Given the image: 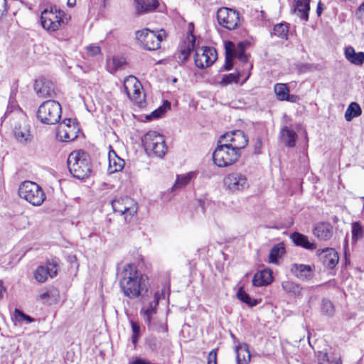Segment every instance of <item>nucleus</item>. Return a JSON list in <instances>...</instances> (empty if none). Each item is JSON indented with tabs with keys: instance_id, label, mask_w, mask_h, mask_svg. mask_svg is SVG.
I'll use <instances>...</instances> for the list:
<instances>
[{
	"instance_id": "obj_30",
	"label": "nucleus",
	"mask_w": 364,
	"mask_h": 364,
	"mask_svg": "<svg viewBox=\"0 0 364 364\" xmlns=\"http://www.w3.org/2000/svg\"><path fill=\"white\" fill-rule=\"evenodd\" d=\"M57 136L63 141H73L77 136L76 127L73 124V128L68 129V128L65 129V125H60L58 129Z\"/></svg>"
},
{
	"instance_id": "obj_21",
	"label": "nucleus",
	"mask_w": 364,
	"mask_h": 364,
	"mask_svg": "<svg viewBox=\"0 0 364 364\" xmlns=\"http://www.w3.org/2000/svg\"><path fill=\"white\" fill-rule=\"evenodd\" d=\"M196 38L193 35L188 37L187 40L181 45L177 58L181 63H184L190 56L191 53L195 48Z\"/></svg>"
},
{
	"instance_id": "obj_43",
	"label": "nucleus",
	"mask_w": 364,
	"mask_h": 364,
	"mask_svg": "<svg viewBox=\"0 0 364 364\" xmlns=\"http://www.w3.org/2000/svg\"><path fill=\"white\" fill-rule=\"evenodd\" d=\"M170 107H171L170 102H168V101H166L164 102V104L163 105V106L159 107L158 109H156V110L152 112L150 115L147 116L146 118L148 119H151L154 118V119L159 118L163 115V114L166 111V109H170Z\"/></svg>"
},
{
	"instance_id": "obj_52",
	"label": "nucleus",
	"mask_w": 364,
	"mask_h": 364,
	"mask_svg": "<svg viewBox=\"0 0 364 364\" xmlns=\"http://www.w3.org/2000/svg\"><path fill=\"white\" fill-rule=\"evenodd\" d=\"M71 119H65L60 125H65V129L68 128V129H70V128H73V125H71Z\"/></svg>"
},
{
	"instance_id": "obj_14",
	"label": "nucleus",
	"mask_w": 364,
	"mask_h": 364,
	"mask_svg": "<svg viewBox=\"0 0 364 364\" xmlns=\"http://www.w3.org/2000/svg\"><path fill=\"white\" fill-rule=\"evenodd\" d=\"M225 142L233 150L240 152L244 149L248 142L245 133L241 130H234L223 134L218 141V143Z\"/></svg>"
},
{
	"instance_id": "obj_38",
	"label": "nucleus",
	"mask_w": 364,
	"mask_h": 364,
	"mask_svg": "<svg viewBox=\"0 0 364 364\" xmlns=\"http://www.w3.org/2000/svg\"><path fill=\"white\" fill-rule=\"evenodd\" d=\"M237 297L243 303H245L250 307L255 306L258 304V301L257 299H252L249 294H247L242 288H240L237 293Z\"/></svg>"
},
{
	"instance_id": "obj_24",
	"label": "nucleus",
	"mask_w": 364,
	"mask_h": 364,
	"mask_svg": "<svg viewBox=\"0 0 364 364\" xmlns=\"http://www.w3.org/2000/svg\"><path fill=\"white\" fill-rule=\"evenodd\" d=\"M109 166L108 172L114 173L122 171L125 165L124 160L119 157L113 150L109 151L108 154Z\"/></svg>"
},
{
	"instance_id": "obj_26",
	"label": "nucleus",
	"mask_w": 364,
	"mask_h": 364,
	"mask_svg": "<svg viewBox=\"0 0 364 364\" xmlns=\"http://www.w3.org/2000/svg\"><path fill=\"white\" fill-rule=\"evenodd\" d=\"M280 139L287 146L294 147L296 145L297 134L287 126L284 127L280 131Z\"/></svg>"
},
{
	"instance_id": "obj_58",
	"label": "nucleus",
	"mask_w": 364,
	"mask_h": 364,
	"mask_svg": "<svg viewBox=\"0 0 364 364\" xmlns=\"http://www.w3.org/2000/svg\"><path fill=\"white\" fill-rule=\"evenodd\" d=\"M5 291V288L3 285V282L0 281V298L3 296V294Z\"/></svg>"
},
{
	"instance_id": "obj_7",
	"label": "nucleus",
	"mask_w": 364,
	"mask_h": 364,
	"mask_svg": "<svg viewBox=\"0 0 364 364\" xmlns=\"http://www.w3.org/2000/svg\"><path fill=\"white\" fill-rule=\"evenodd\" d=\"M240 156V152L233 150L225 142L218 143L213 154V159L219 167H226L235 163Z\"/></svg>"
},
{
	"instance_id": "obj_15",
	"label": "nucleus",
	"mask_w": 364,
	"mask_h": 364,
	"mask_svg": "<svg viewBox=\"0 0 364 364\" xmlns=\"http://www.w3.org/2000/svg\"><path fill=\"white\" fill-rule=\"evenodd\" d=\"M58 271V261L56 259L48 260L45 265L37 267L34 272V278L39 283L45 282L48 277H55Z\"/></svg>"
},
{
	"instance_id": "obj_41",
	"label": "nucleus",
	"mask_w": 364,
	"mask_h": 364,
	"mask_svg": "<svg viewBox=\"0 0 364 364\" xmlns=\"http://www.w3.org/2000/svg\"><path fill=\"white\" fill-rule=\"evenodd\" d=\"M130 324L132 327V342L134 344V346H136L140 336V326L139 322L134 321L133 320L130 321Z\"/></svg>"
},
{
	"instance_id": "obj_34",
	"label": "nucleus",
	"mask_w": 364,
	"mask_h": 364,
	"mask_svg": "<svg viewBox=\"0 0 364 364\" xmlns=\"http://www.w3.org/2000/svg\"><path fill=\"white\" fill-rule=\"evenodd\" d=\"M196 176V173L193 171L183 175H178L175 183L172 186V191H176L185 187Z\"/></svg>"
},
{
	"instance_id": "obj_32",
	"label": "nucleus",
	"mask_w": 364,
	"mask_h": 364,
	"mask_svg": "<svg viewBox=\"0 0 364 364\" xmlns=\"http://www.w3.org/2000/svg\"><path fill=\"white\" fill-rule=\"evenodd\" d=\"M345 56L348 61L356 65H362L364 62V53H355L354 48L351 46L345 49Z\"/></svg>"
},
{
	"instance_id": "obj_31",
	"label": "nucleus",
	"mask_w": 364,
	"mask_h": 364,
	"mask_svg": "<svg viewBox=\"0 0 364 364\" xmlns=\"http://www.w3.org/2000/svg\"><path fill=\"white\" fill-rule=\"evenodd\" d=\"M247 43L245 42H240L235 45L232 41L225 43V53H230L234 58L245 53Z\"/></svg>"
},
{
	"instance_id": "obj_37",
	"label": "nucleus",
	"mask_w": 364,
	"mask_h": 364,
	"mask_svg": "<svg viewBox=\"0 0 364 364\" xmlns=\"http://www.w3.org/2000/svg\"><path fill=\"white\" fill-rule=\"evenodd\" d=\"M285 252L284 247L283 244L279 243L274 245L269 253V261L271 263L276 264L278 262L279 258H280Z\"/></svg>"
},
{
	"instance_id": "obj_11",
	"label": "nucleus",
	"mask_w": 364,
	"mask_h": 364,
	"mask_svg": "<svg viewBox=\"0 0 364 364\" xmlns=\"http://www.w3.org/2000/svg\"><path fill=\"white\" fill-rule=\"evenodd\" d=\"M217 19L221 26L228 30L236 29L240 26L239 13L232 9L220 8L217 11Z\"/></svg>"
},
{
	"instance_id": "obj_40",
	"label": "nucleus",
	"mask_w": 364,
	"mask_h": 364,
	"mask_svg": "<svg viewBox=\"0 0 364 364\" xmlns=\"http://www.w3.org/2000/svg\"><path fill=\"white\" fill-rule=\"evenodd\" d=\"M125 64V60L123 58L114 57L111 60L107 63L108 70L110 73H113L117 70L121 69Z\"/></svg>"
},
{
	"instance_id": "obj_39",
	"label": "nucleus",
	"mask_w": 364,
	"mask_h": 364,
	"mask_svg": "<svg viewBox=\"0 0 364 364\" xmlns=\"http://www.w3.org/2000/svg\"><path fill=\"white\" fill-rule=\"evenodd\" d=\"M288 31L287 24L281 23L274 26L272 35L281 38H287Z\"/></svg>"
},
{
	"instance_id": "obj_53",
	"label": "nucleus",
	"mask_w": 364,
	"mask_h": 364,
	"mask_svg": "<svg viewBox=\"0 0 364 364\" xmlns=\"http://www.w3.org/2000/svg\"><path fill=\"white\" fill-rule=\"evenodd\" d=\"M240 61L247 63L248 61V55L244 53L236 57Z\"/></svg>"
},
{
	"instance_id": "obj_57",
	"label": "nucleus",
	"mask_w": 364,
	"mask_h": 364,
	"mask_svg": "<svg viewBox=\"0 0 364 364\" xmlns=\"http://www.w3.org/2000/svg\"><path fill=\"white\" fill-rule=\"evenodd\" d=\"M329 364H342L341 358H336L333 360H329Z\"/></svg>"
},
{
	"instance_id": "obj_4",
	"label": "nucleus",
	"mask_w": 364,
	"mask_h": 364,
	"mask_svg": "<svg viewBox=\"0 0 364 364\" xmlns=\"http://www.w3.org/2000/svg\"><path fill=\"white\" fill-rule=\"evenodd\" d=\"M145 151L149 155H154L163 158L168 148L165 144L164 136L155 131H149L141 139Z\"/></svg>"
},
{
	"instance_id": "obj_2",
	"label": "nucleus",
	"mask_w": 364,
	"mask_h": 364,
	"mask_svg": "<svg viewBox=\"0 0 364 364\" xmlns=\"http://www.w3.org/2000/svg\"><path fill=\"white\" fill-rule=\"evenodd\" d=\"M70 173L76 178L84 179L90 176L91 162L89 155L83 151H73L68 158Z\"/></svg>"
},
{
	"instance_id": "obj_63",
	"label": "nucleus",
	"mask_w": 364,
	"mask_h": 364,
	"mask_svg": "<svg viewBox=\"0 0 364 364\" xmlns=\"http://www.w3.org/2000/svg\"><path fill=\"white\" fill-rule=\"evenodd\" d=\"M360 11H364V2L358 8Z\"/></svg>"
},
{
	"instance_id": "obj_61",
	"label": "nucleus",
	"mask_w": 364,
	"mask_h": 364,
	"mask_svg": "<svg viewBox=\"0 0 364 364\" xmlns=\"http://www.w3.org/2000/svg\"><path fill=\"white\" fill-rule=\"evenodd\" d=\"M76 0H68V5L69 6H73L75 4Z\"/></svg>"
},
{
	"instance_id": "obj_47",
	"label": "nucleus",
	"mask_w": 364,
	"mask_h": 364,
	"mask_svg": "<svg viewBox=\"0 0 364 364\" xmlns=\"http://www.w3.org/2000/svg\"><path fill=\"white\" fill-rule=\"evenodd\" d=\"M318 364H328L329 359L326 353L318 352L316 355Z\"/></svg>"
},
{
	"instance_id": "obj_5",
	"label": "nucleus",
	"mask_w": 364,
	"mask_h": 364,
	"mask_svg": "<svg viewBox=\"0 0 364 364\" xmlns=\"http://www.w3.org/2000/svg\"><path fill=\"white\" fill-rule=\"evenodd\" d=\"M62 109L55 100H46L38 107L37 118L43 124H55L61 117Z\"/></svg>"
},
{
	"instance_id": "obj_22",
	"label": "nucleus",
	"mask_w": 364,
	"mask_h": 364,
	"mask_svg": "<svg viewBox=\"0 0 364 364\" xmlns=\"http://www.w3.org/2000/svg\"><path fill=\"white\" fill-rule=\"evenodd\" d=\"M273 280L272 272L269 269L257 272L253 277L252 284L255 287H263L269 284Z\"/></svg>"
},
{
	"instance_id": "obj_10",
	"label": "nucleus",
	"mask_w": 364,
	"mask_h": 364,
	"mask_svg": "<svg viewBox=\"0 0 364 364\" xmlns=\"http://www.w3.org/2000/svg\"><path fill=\"white\" fill-rule=\"evenodd\" d=\"M223 186L228 193L237 194L247 190L250 184L245 175L232 172L224 177Z\"/></svg>"
},
{
	"instance_id": "obj_42",
	"label": "nucleus",
	"mask_w": 364,
	"mask_h": 364,
	"mask_svg": "<svg viewBox=\"0 0 364 364\" xmlns=\"http://www.w3.org/2000/svg\"><path fill=\"white\" fill-rule=\"evenodd\" d=\"M240 75L239 73H230L228 75H224L219 82V85L221 86H226L232 82L237 83L239 81Z\"/></svg>"
},
{
	"instance_id": "obj_12",
	"label": "nucleus",
	"mask_w": 364,
	"mask_h": 364,
	"mask_svg": "<svg viewBox=\"0 0 364 364\" xmlns=\"http://www.w3.org/2000/svg\"><path fill=\"white\" fill-rule=\"evenodd\" d=\"M124 88L129 98L141 106L144 101V95L141 92L140 82L133 75H129L124 80Z\"/></svg>"
},
{
	"instance_id": "obj_25",
	"label": "nucleus",
	"mask_w": 364,
	"mask_h": 364,
	"mask_svg": "<svg viewBox=\"0 0 364 364\" xmlns=\"http://www.w3.org/2000/svg\"><path fill=\"white\" fill-rule=\"evenodd\" d=\"M309 0H294V13L305 21L309 19Z\"/></svg>"
},
{
	"instance_id": "obj_64",
	"label": "nucleus",
	"mask_w": 364,
	"mask_h": 364,
	"mask_svg": "<svg viewBox=\"0 0 364 364\" xmlns=\"http://www.w3.org/2000/svg\"><path fill=\"white\" fill-rule=\"evenodd\" d=\"M289 98L293 100L292 102H294V98H296V96H294V95H289Z\"/></svg>"
},
{
	"instance_id": "obj_29",
	"label": "nucleus",
	"mask_w": 364,
	"mask_h": 364,
	"mask_svg": "<svg viewBox=\"0 0 364 364\" xmlns=\"http://www.w3.org/2000/svg\"><path fill=\"white\" fill-rule=\"evenodd\" d=\"M14 132L15 138L20 143H27L31 141L30 130L26 124L16 126Z\"/></svg>"
},
{
	"instance_id": "obj_54",
	"label": "nucleus",
	"mask_w": 364,
	"mask_h": 364,
	"mask_svg": "<svg viewBox=\"0 0 364 364\" xmlns=\"http://www.w3.org/2000/svg\"><path fill=\"white\" fill-rule=\"evenodd\" d=\"M311 65L309 64H307V63H305V64H302L299 66V72H306L307 70H309L310 68H311Z\"/></svg>"
},
{
	"instance_id": "obj_50",
	"label": "nucleus",
	"mask_w": 364,
	"mask_h": 364,
	"mask_svg": "<svg viewBox=\"0 0 364 364\" xmlns=\"http://www.w3.org/2000/svg\"><path fill=\"white\" fill-rule=\"evenodd\" d=\"M87 50L90 55H96L100 53L101 49L97 46H89Z\"/></svg>"
},
{
	"instance_id": "obj_56",
	"label": "nucleus",
	"mask_w": 364,
	"mask_h": 364,
	"mask_svg": "<svg viewBox=\"0 0 364 364\" xmlns=\"http://www.w3.org/2000/svg\"><path fill=\"white\" fill-rule=\"evenodd\" d=\"M323 11V4L321 1L318 3L317 9H316V13L318 16H320L322 14Z\"/></svg>"
},
{
	"instance_id": "obj_33",
	"label": "nucleus",
	"mask_w": 364,
	"mask_h": 364,
	"mask_svg": "<svg viewBox=\"0 0 364 364\" xmlns=\"http://www.w3.org/2000/svg\"><path fill=\"white\" fill-rule=\"evenodd\" d=\"M282 289L287 294H290L295 297H299L302 295L303 288L299 284L291 281H284L282 283Z\"/></svg>"
},
{
	"instance_id": "obj_51",
	"label": "nucleus",
	"mask_w": 364,
	"mask_h": 364,
	"mask_svg": "<svg viewBox=\"0 0 364 364\" xmlns=\"http://www.w3.org/2000/svg\"><path fill=\"white\" fill-rule=\"evenodd\" d=\"M7 14V4L6 0H0V18Z\"/></svg>"
},
{
	"instance_id": "obj_60",
	"label": "nucleus",
	"mask_w": 364,
	"mask_h": 364,
	"mask_svg": "<svg viewBox=\"0 0 364 364\" xmlns=\"http://www.w3.org/2000/svg\"><path fill=\"white\" fill-rule=\"evenodd\" d=\"M40 296L41 299H44L48 298L50 296V295H49V293L47 291V292H45V293L41 294Z\"/></svg>"
},
{
	"instance_id": "obj_55",
	"label": "nucleus",
	"mask_w": 364,
	"mask_h": 364,
	"mask_svg": "<svg viewBox=\"0 0 364 364\" xmlns=\"http://www.w3.org/2000/svg\"><path fill=\"white\" fill-rule=\"evenodd\" d=\"M162 296H164V293L163 292L156 291L154 294V299H153L152 301H156V304H159V300L161 299V298Z\"/></svg>"
},
{
	"instance_id": "obj_27",
	"label": "nucleus",
	"mask_w": 364,
	"mask_h": 364,
	"mask_svg": "<svg viewBox=\"0 0 364 364\" xmlns=\"http://www.w3.org/2000/svg\"><path fill=\"white\" fill-rule=\"evenodd\" d=\"M291 239L294 242V243L297 245L302 247L306 250H315L316 248V244L310 242L309 238L299 232H295L291 235Z\"/></svg>"
},
{
	"instance_id": "obj_45",
	"label": "nucleus",
	"mask_w": 364,
	"mask_h": 364,
	"mask_svg": "<svg viewBox=\"0 0 364 364\" xmlns=\"http://www.w3.org/2000/svg\"><path fill=\"white\" fill-rule=\"evenodd\" d=\"M351 232L353 239L362 238L364 235V227L359 222L353 223Z\"/></svg>"
},
{
	"instance_id": "obj_16",
	"label": "nucleus",
	"mask_w": 364,
	"mask_h": 364,
	"mask_svg": "<svg viewBox=\"0 0 364 364\" xmlns=\"http://www.w3.org/2000/svg\"><path fill=\"white\" fill-rule=\"evenodd\" d=\"M156 301H151L148 304H144L141 309V315L143 316L144 321L148 325V328L151 330L156 331L158 332L166 331V328L161 326L157 327L152 322L153 316L156 314L158 306Z\"/></svg>"
},
{
	"instance_id": "obj_19",
	"label": "nucleus",
	"mask_w": 364,
	"mask_h": 364,
	"mask_svg": "<svg viewBox=\"0 0 364 364\" xmlns=\"http://www.w3.org/2000/svg\"><path fill=\"white\" fill-rule=\"evenodd\" d=\"M313 234L321 241H328L333 236L334 228L329 223H318L314 227Z\"/></svg>"
},
{
	"instance_id": "obj_48",
	"label": "nucleus",
	"mask_w": 364,
	"mask_h": 364,
	"mask_svg": "<svg viewBox=\"0 0 364 364\" xmlns=\"http://www.w3.org/2000/svg\"><path fill=\"white\" fill-rule=\"evenodd\" d=\"M218 348L213 349L208 355V364H217Z\"/></svg>"
},
{
	"instance_id": "obj_18",
	"label": "nucleus",
	"mask_w": 364,
	"mask_h": 364,
	"mask_svg": "<svg viewBox=\"0 0 364 364\" xmlns=\"http://www.w3.org/2000/svg\"><path fill=\"white\" fill-rule=\"evenodd\" d=\"M317 255L323 265L328 269L334 268L338 262L339 257L337 252L330 247L318 250Z\"/></svg>"
},
{
	"instance_id": "obj_35",
	"label": "nucleus",
	"mask_w": 364,
	"mask_h": 364,
	"mask_svg": "<svg viewBox=\"0 0 364 364\" xmlns=\"http://www.w3.org/2000/svg\"><path fill=\"white\" fill-rule=\"evenodd\" d=\"M362 109L357 102H351L345 112V119L347 122H350L353 118L360 116Z\"/></svg>"
},
{
	"instance_id": "obj_62",
	"label": "nucleus",
	"mask_w": 364,
	"mask_h": 364,
	"mask_svg": "<svg viewBox=\"0 0 364 364\" xmlns=\"http://www.w3.org/2000/svg\"><path fill=\"white\" fill-rule=\"evenodd\" d=\"M261 146H262V142H261V141H260V140H259V141L257 142L256 145H255V149H259V148L261 147Z\"/></svg>"
},
{
	"instance_id": "obj_8",
	"label": "nucleus",
	"mask_w": 364,
	"mask_h": 364,
	"mask_svg": "<svg viewBox=\"0 0 364 364\" xmlns=\"http://www.w3.org/2000/svg\"><path fill=\"white\" fill-rule=\"evenodd\" d=\"M165 36L164 30L154 32L145 28L136 32V38L141 46L148 50H155L160 48L161 42Z\"/></svg>"
},
{
	"instance_id": "obj_49",
	"label": "nucleus",
	"mask_w": 364,
	"mask_h": 364,
	"mask_svg": "<svg viewBox=\"0 0 364 364\" xmlns=\"http://www.w3.org/2000/svg\"><path fill=\"white\" fill-rule=\"evenodd\" d=\"M234 57L230 53H225V63L224 68L226 70H230L232 69L233 66V60Z\"/></svg>"
},
{
	"instance_id": "obj_44",
	"label": "nucleus",
	"mask_w": 364,
	"mask_h": 364,
	"mask_svg": "<svg viewBox=\"0 0 364 364\" xmlns=\"http://www.w3.org/2000/svg\"><path fill=\"white\" fill-rule=\"evenodd\" d=\"M321 311L323 314L331 316L334 314V306L331 301L323 299L321 303Z\"/></svg>"
},
{
	"instance_id": "obj_36",
	"label": "nucleus",
	"mask_w": 364,
	"mask_h": 364,
	"mask_svg": "<svg viewBox=\"0 0 364 364\" xmlns=\"http://www.w3.org/2000/svg\"><path fill=\"white\" fill-rule=\"evenodd\" d=\"M289 87L287 84L277 83L274 86V92L279 100H287L292 102L293 100L289 98Z\"/></svg>"
},
{
	"instance_id": "obj_6",
	"label": "nucleus",
	"mask_w": 364,
	"mask_h": 364,
	"mask_svg": "<svg viewBox=\"0 0 364 364\" xmlns=\"http://www.w3.org/2000/svg\"><path fill=\"white\" fill-rule=\"evenodd\" d=\"M20 198L24 199L34 206L41 205L46 199V194L41 187L36 183L26 181L18 188Z\"/></svg>"
},
{
	"instance_id": "obj_46",
	"label": "nucleus",
	"mask_w": 364,
	"mask_h": 364,
	"mask_svg": "<svg viewBox=\"0 0 364 364\" xmlns=\"http://www.w3.org/2000/svg\"><path fill=\"white\" fill-rule=\"evenodd\" d=\"M25 316L26 314L23 311L18 309H15L12 316V320L14 322L21 323L23 321H24Z\"/></svg>"
},
{
	"instance_id": "obj_20",
	"label": "nucleus",
	"mask_w": 364,
	"mask_h": 364,
	"mask_svg": "<svg viewBox=\"0 0 364 364\" xmlns=\"http://www.w3.org/2000/svg\"><path fill=\"white\" fill-rule=\"evenodd\" d=\"M290 270L296 278L301 281H309L314 276L312 267L307 264H293Z\"/></svg>"
},
{
	"instance_id": "obj_59",
	"label": "nucleus",
	"mask_w": 364,
	"mask_h": 364,
	"mask_svg": "<svg viewBox=\"0 0 364 364\" xmlns=\"http://www.w3.org/2000/svg\"><path fill=\"white\" fill-rule=\"evenodd\" d=\"M24 320L26 321L28 323H31L33 321V318H32L31 316L26 314Z\"/></svg>"
},
{
	"instance_id": "obj_17",
	"label": "nucleus",
	"mask_w": 364,
	"mask_h": 364,
	"mask_svg": "<svg viewBox=\"0 0 364 364\" xmlns=\"http://www.w3.org/2000/svg\"><path fill=\"white\" fill-rule=\"evenodd\" d=\"M34 89L40 97L54 98L57 97L55 86L50 80L42 78L36 80Z\"/></svg>"
},
{
	"instance_id": "obj_3",
	"label": "nucleus",
	"mask_w": 364,
	"mask_h": 364,
	"mask_svg": "<svg viewBox=\"0 0 364 364\" xmlns=\"http://www.w3.org/2000/svg\"><path fill=\"white\" fill-rule=\"evenodd\" d=\"M70 18L64 11L55 7L44 9L41 14L40 21L42 27L49 31L54 32L62 27Z\"/></svg>"
},
{
	"instance_id": "obj_9",
	"label": "nucleus",
	"mask_w": 364,
	"mask_h": 364,
	"mask_svg": "<svg viewBox=\"0 0 364 364\" xmlns=\"http://www.w3.org/2000/svg\"><path fill=\"white\" fill-rule=\"evenodd\" d=\"M114 212L124 215V219L129 222L138 210L137 203L129 196H121L112 200Z\"/></svg>"
},
{
	"instance_id": "obj_23",
	"label": "nucleus",
	"mask_w": 364,
	"mask_h": 364,
	"mask_svg": "<svg viewBox=\"0 0 364 364\" xmlns=\"http://www.w3.org/2000/svg\"><path fill=\"white\" fill-rule=\"evenodd\" d=\"M135 11L139 15L154 11L159 6L158 0H134Z\"/></svg>"
},
{
	"instance_id": "obj_13",
	"label": "nucleus",
	"mask_w": 364,
	"mask_h": 364,
	"mask_svg": "<svg viewBox=\"0 0 364 364\" xmlns=\"http://www.w3.org/2000/svg\"><path fill=\"white\" fill-rule=\"evenodd\" d=\"M218 58L217 51L213 47L203 46L196 49L194 61L196 67L203 69L210 67Z\"/></svg>"
},
{
	"instance_id": "obj_28",
	"label": "nucleus",
	"mask_w": 364,
	"mask_h": 364,
	"mask_svg": "<svg viewBox=\"0 0 364 364\" xmlns=\"http://www.w3.org/2000/svg\"><path fill=\"white\" fill-rule=\"evenodd\" d=\"M237 364H249L251 355L248 346L245 343L240 344L235 348Z\"/></svg>"
},
{
	"instance_id": "obj_1",
	"label": "nucleus",
	"mask_w": 364,
	"mask_h": 364,
	"mask_svg": "<svg viewBox=\"0 0 364 364\" xmlns=\"http://www.w3.org/2000/svg\"><path fill=\"white\" fill-rule=\"evenodd\" d=\"M147 277L139 272L132 264H126L121 273L119 285L124 294L130 298L139 297L146 288Z\"/></svg>"
}]
</instances>
